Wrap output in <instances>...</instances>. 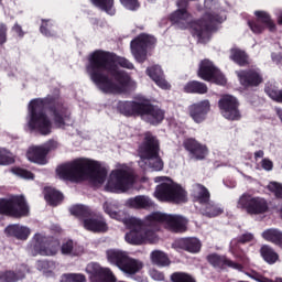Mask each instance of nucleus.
I'll return each mask as SVG.
<instances>
[{
	"instance_id": "nucleus-1",
	"label": "nucleus",
	"mask_w": 282,
	"mask_h": 282,
	"mask_svg": "<svg viewBox=\"0 0 282 282\" xmlns=\"http://www.w3.org/2000/svg\"><path fill=\"white\" fill-rule=\"evenodd\" d=\"M118 65L126 69H133V64L124 57H116L104 51H96L90 55L88 75L104 94H124L127 89L135 87L133 79L120 70Z\"/></svg>"
},
{
	"instance_id": "nucleus-2",
	"label": "nucleus",
	"mask_w": 282,
	"mask_h": 282,
	"mask_svg": "<svg viewBox=\"0 0 282 282\" xmlns=\"http://www.w3.org/2000/svg\"><path fill=\"white\" fill-rule=\"evenodd\" d=\"M123 224L130 229L126 234L127 243L142 246V243H155L158 241V235L155 232L160 230V226H165L172 232H184L188 221L182 216L154 212L148 215L144 220L135 217L124 218Z\"/></svg>"
},
{
	"instance_id": "nucleus-3",
	"label": "nucleus",
	"mask_w": 282,
	"mask_h": 282,
	"mask_svg": "<svg viewBox=\"0 0 282 282\" xmlns=\"http://www.w3.org/2000/svg\"><path fill=\"white\" fill-rule=\"evenodd\" d=\"M56 173L61 180L69 182H83L87 175H91L94 184H105L107 169L101 167L96 161L89 159H77L69 163L59 165Z\"/></svg>"
},
{
	"instance_id": "nucleus-4",
	"label": "nucleus",
	"mask_w": 282,
	"mask_h": 282,
	"mask_svg": "<svg viewBox=\"0 0 282 282\" xmlns=\"http://www.w3.org/2000/svg\"><path fill=\"white\" fill-rule=\"evenodd\" d=\"M154 182L160 185L156 186L154 197L159 202H174L175 204H182L188 199L186 191L183 189L182 185L173 182L171 178L165 176H158Z\"/></svg>"
},
{
	"instance_id": "nucleus-5",
	"label": "nucleus",
	"mask_w": 282,
	"mask_h": 282,
	"mask_svg": "<svg viewBox=\"0 0 282 282\" xmlns=\"http://www.w3.org/2000/svg\"><path fill=\"white\" fill-rule=\"evenodd\" d=\"M141 161L139 166L144 169V164H148L151 171H162L164 169V162L160 158V142L150 132L145 133V141L139 150Z\"/></svg>"
},
{
	"instance_id": "nucleus-6",
	"label": "nucleus",
	"mask_w": 282,
	"mask_h": 282,
	"mask_svg": "<svg viewBox=\"0 0 282 282\" xmlns=\"http://www.w3.org/2000/svg\"><path fill=\"white\" fill-rule=\"evenodd\" d=\"M43 109H45V101L43 99L31 100L29 104L28 127L31 131H36L41 135H48V133H52V121L43 112Z\"/></svg>"
},
{
	"instance_id": "nucleus-7",
	"label": "nucleus",
	"mask_w": 282,
	"mask_h": 282,
	"mask_svg": "<svg viewBox=\"0 0 282 282\" xmlns=\"http://www.w3.org/2000/svg\"><path fill=\"white\" fill-rule=\"evenodd\" d=\"M135 177L131 173V169L127 165H120L111 171L107 178L105 189L108 193H127L131 186H133Z\"/></svg>"
},
{
	"instance_id": "nucleus-8",
	"label": "nucleus",
	"mask_w": 282,
	"mask_h": 282,
	"mask_svg": "<svg viewBox=\"0 0 282 282\" xmlns=\"http://www.w3.org/2000/svg\"><path fill=\"white\" fill-rule=\"evenodd\" d=\"M0 213L14 215L15 217H25L30 213V207L23 196H12L8 199L0 198Z\"/></svg>"
},
{
	"instance_id": "nucleus-9",
	"label": "nucleus",
	"mask_w": 282,
	"mask_h": 282,
	"mask_svg": "<svg viewBox=\"0 0 282 282\" xmlns=\"http://www.w3.org/2000/svg\"><path fill=\"white\" fill-rule=\"evenodd\" d=\"M238 208H242L248 215H263L268 213V200L263 197L242 194L237 204Z\"/></svg>"
},
{
	"instance_id": "nucleus-10",
	"label": "nucleus",
	"mask_w": 282,
	"mask_h": 282,
	"mask_svg": "<svg viewBox=\"0 0 282 282\" xmlns=\"http://www.w3.org/2000/svg\"><path fill=\"white\" fill-rule=\"evenodd\" d=\"M225 19L226 18L224 17L215 15V12L206 13L203 20L191 23L192 32L198 39H204L208 36L209 32H213V30H215L217 23H223Z\"/></svg>"
},
{
	"instance_id": "nucleus-11",
	"label": "nucleus",
	"mask_w": 282,
	"mask_h": 282,
	"mask_svg": "<svg viewBox=\"0 0 282 282\" xmlns=\"http://www.w3.org/2000/svg\"><path fill=\"white\" fill-rule=\"evenodd\" d=\"M31 254H41L42 257H54L58 252V241H47L43 235H35L33 243L30 247Z\"/></svg>"
},
{
	"instance_id": "nucleus-12",
	"label": "nucleus",
	"mask_w": 282,
	"mask_h": 282,
	"mask_svg": "<svg viewBox=\"0 0 282 282\" xmlns=\"http://www.w3.org/2000/svg\"><path fill=\"white\" fill-rule=\"evenodd\" d=\"M198 76L199 78H203V80L216 83V85H226V77L224 74H221V72L213 65V62L208 59H204L200 63Z\"/></svg>"
},
{
	"instance_id": "nucleus-13",
	"label": "nucleus",
	"mask_w": 282,
	"mask_h": 282,
	"mask_svg": "<svg viewBox=\"0 0 282 282\" xmlns=\"http://www.w3.org/2000/svg\"><path fill=\"white\" fill-rule=\"evenodd\" d=\"M221 116L227 120H239L241 113H239V102L237 98L230 95H224L218 101Z\"/></svg>"
},
{
	"instance_id": "nucleus-14",
	"label": "nucleus",
	"mask_w": 282,
	"mask_h": 282,
	"mask_svg": "<svg viewBox=\"0 0 282 282\" xmlns=\"http://www.w3.org/2000/svg\"><path fill=\"white\" fill-rule=\"evenodd\" d=\"M254 15L257 17V20L248 22V25L253 34H261V32H263L265 28H268L270 32H274V30H276V25L274 24L268 12L256 11Z\"/></svg>"
},
{
	"instance_id": "nucleus-15",
	"label": "nucleus",
	"mask_w": 282,
	"mask_h": 282,
	"mask_svg": "<svg viewBox=\"0 0 282 282\" xmlns=\"http://www.w3.org/2000/svg\"><path fill=\"white\" fill-rule=\"evenodd\" d=\"M155 43V37L149 36L147 34L139 35L135 40L131 42L132 54L139 63H143L147 59V53L144 47Z\"/></svg>"
},
{
	"instance_id": "nucleus-16",
	"label": "nucleus",
	"mask_w": 282,
	"mask_h": 282,
	"mask_svg": "<svg viewBox=\"0 0 282 282\" xmlns=\"http://www.w3.org/2000/svg\"><path fill=\"white\" fill-rule=\"evenodd\" d=\"M139 116L142 118V120H145V122H150V124H160V122L164 120V111L155 106H152L147 100H143V106Z\"/></svg>"
},
{
	"instance_id": "nucleus-17",
	"label": "nucleus",
	"mask_w": 282,
	"mask_h": 282,
	"mask_svg": "<svg viewBox=\"0 0 282 282\" xmlns=\"http://www.w3.org/2000/svg\"><path fill=\"white\" fill-rule=\"evenodd\" d=\"M189 116L194 122H204L206 116L210 111V100L204 99L198 102L192 104L188 107Z\"/></svg>"
},
{
	"instance_id": "nucleus-18",
	"label": "nucleus",
	"mask_w": 282,
	"mask_h": 282,
	"mask_svg": "<svg viewBox=\"0 0 282 282\" xmlns=\"http://www.w3.org/2000/svg\"><path fill=\"white\" fill-rule=\"evenodd\" d=\"M83 226L85 230H89L90 232H107L109 230L107 221L100 216L89 215L83 219Z\"/></svg>"
},
{
	"instance_id": "nucleus-19",
	"label": "nucleus",
	"mask_w": 282,
	"mask_h": 282,
	"mask_svg": "<svg viewBox=\"0 0 282 282\" xmlns=\"http://www.w3.org/2000/svg\"><path fill=\"white\" fill-rule=\"evenodd\" d=\"M237 76L243 87H257L263 83V77L257 70H239Z\"/></svg>"
},
{
	"instance_id": "nucleus-20",
	"label": "nucleus",
	"mask_w": 282,
	"mask_h": 282,
	"mask_svg": "<svg viewBox=\"0 0 282 282\" xmlns=\"http://www.w3.org/2000/svg\"><path fill=\"white\" fill-rule=\"evenodd\" d=\"M184 148L195 160H204L206 155H208V149L206 145L200 144L195 139L185 140Z\"/></svg>"
},
{
	"instance_id": "nucleus-21",
	"label": "nucleus",
	"mask_w": 282,
	"mask_h": 282,
	"mask_svg": "<svg viewBox=\"0 0 282 282\" xmlns=\"http://www.w3.org/2000/svg\"><path fill=\"white\" fill-rule=\"evenodd\" d=\"M142 268H144V262H142V260L127 256L126 260H123V264H121L120 270L123 272V274L133 276V274H138Z\"/></svg>"
},
{
	"instance_id": "nucleus-22",
	"label": "nucleus",
	"mask_w": 282,
	"mask_h": 282,
	"mask_svg": "<svg viewBox=\"0 0 282 282\" xmlns=\"http://www.w3.org/2000/svg\"><path fill=\"white\" fill-rule=\"evenodd\" d=\"M144 100L141 101H121L119 102V111L124 116H140Z\"/></svg>"
},
{
	"instance_id": "nucleus-23",
	"label": "nucleus",
	"mask_w": 282,
	"mask_h": 282,
	"mask_svg": "<svg viewBox=\"0 0 282 282\" xmlns=\"http://www.w3.org/2000/svg\"><path fill=\"white\" fill-rule=\"evenodd\" d=\"M51 113L54 120V127L56 129H65V127L72 124V119H69V115L63 108H53L51 109Z\"/></svg>"
},
{
	"instance_id": "nucleus-24",
	"label": "nucleus",
	"mask_w": 282,
	"mask_h": 282,
	"mask_svg": "<svg viewBox=\"0 0 282 282\" xmlns=\"http://www.w3.org/2000/svg\"><path fill=\"white\" fill-rule=\"evenodd\" d=\"M46 156L47 154H45L43 145L31 147L26 152L28 161L34 162L35 164H47Z\"/></svg>"
},
{
	"instance_id": "nucleus-25",
	"label": "nucleus",
	"mask_w": 282,
	"mask_h": 282,
	"mask_svg": "<svg viewBox=\"0 0 282 282\" xmlns=\"http://www.w3.org/2000/svg\"><path fill=\"white\" fill-rule=\"evenodd\" d=\"M104 210L111 219H117V221H122L124 224V219H129L130 216H127V214L122 210H118V204L115 202L107 200L104 204Z\"/></svg>"
},
{
	"instance_id": "nucleus-26",
	"label": "nucleus",
	"mask_w": 282,
	"mask_h": 282,
	"mask_svg": "<svg viewBox=\"0 0 282 282\" xmlns=\"http://www.w3.org/2000/svg\"><path fill=\"white\" fill-rule=\"evenodd\" d=\"M208 261L214 265L215 268H218L219 265H228V268H234V270H243V265L229 260L228 258L225 257H219L218 254H210L208 256Z\"/></svg>"
},
{
	"instance_id": "nucleus-27",
	"label": "nucleus",
	"mask_w": 282,
	"mask_h": 282,
	"mask_svg": "<svg viewBox=\"0 0 282 282\" xmlns=\"http://www.w3.org/2000/svg\"><path fill=\"white\" fill-rule=\"evenodd\" d=\"M148 75L159 87H161V89H170L171 85H169L167 80L164 79L162 68L160 66L148 68Z\"/></svg>"
},
{
	"instance_id": "nucleus-28",
	"label": "nucleus",
	"mask_w": 282,
	"mask_h": 282,
	"mask_svg": "<svg viewBox=\"0 0 282 282\" xmlns=\"http://www.w3.org/2000/svg\"><path fill=\"white\" fill-rule=\"evenodd\" d=\"M106 254H107V260L109 261V263H111L112 265H117V268H119V270L128 257L127 252H124L122 250H118V249L107 250Z\"/></svg>"
},
{
	"instance_id": "nucleus-29",
	"label": "nucleus",
	"mask_w": 282,
	"mask_h": 282,
	"mask_svg": "<svg viewBox=\"0 0 282 282\" xmlns=\"http://www.w3.org/2000/svg\"><path fill=\"white\" fill-rule=\"evenodd\" d=\"M8 235L15 237L17 239L25 240L30 237L32 230L29 227L23 225H10L7 227Z\"/></svg>"
},
{
	"instance_id": "nucleus-30",
	"label": "nucleus",
	"mask_w": 282,
	"mask_h": 282,
	"mask_svg": "<svg viewBox=\"0 0 282 282\" xmlns=\"http://www.w3.org/2000/svg\"><path fill=\"white\" fill-rule=\"evenodd\" d=\"M192 194L193 197L196 199V202H199V204H206L207 202H210V193L204 185L202 184H194L192 185Z\"/></svg>"
},
{
	"instance_id": "nucleus-31",
	"label": "nucleus",
	"mask_w": 282,
	"mask_h": 282,
	"mask_svg": "<svg viewBox=\"0 0 282 282\" xmlns=\"http://www.w3.org/2000/svg\"><path fill=\"white\" fill-rule=\"evenodd\" d=\"M172 23H176L180 28H186L191 23V14L186 9H178L171 15Z\"/></svg>"
},
{
	"instance_id": "nucleus-32",
	"label": "nucleus",
	"mask_w": 282,
	"mask_h": 282,
	"mask_svg": "<svg viewBox=\"0 0 282 282\" xmlns=\"http://www.w3.org/2000/svg\"><path fill=\"white\" fill-rule=\"evenodd\" d=\"M150 259L154 265H159L160 268L171 265V260H169V256L160 250L152 251L150 254Z\"/></svg>"
},
{
	"instance_id": "nucleus-33",
	"label": "nucleus",
	"mask_w": 282,
	"mask_h": 282,
	"mask_svg": "<svg viewBox=\"0 0 282 282\" xmlns=\"http://www.w3.org/2000/svg\"><path fill=\"white\" fill-rule=\"evenodd\" d=\"M184 90L186 94H208V86L200 82H189L185 85Z\"/></svg>"
},
{
	"instance_id": "nucleus-34",
	"label": "nucleus",
	"mask_w": 282,
	"mask_h": 282,
	"mask_svg": "<svg viewBox=\"0 0 282 282\" xmlns=\"http://www.w3.org/2000/svg\"><path fill=\"white\" fill-rule=\"evenodd\" d=\"M127 204L131 208H151L153 206V203L147 196H135L134 198L128 199Z\"/></svg>"
},
{
	"instance_id": "nucleus-35",
	"label": "nucleus",
	"mask_w": 282,
	"mask_h": 282,
	"mask_svg": "<svg viewBox=\"0 0 282 282\" xmlns=\"http://www.w3.org/2000/svg\"><path fill=\"white\" fill-rule=\"evenodd\" d=\"M44 197L51 206H57V204H61L63 202V194L61 192H56V189L52 187L45 188Z\"/></svg>"
},
{
	"instance_id": "nucleus-36",
	"label": "nucleus",
	"mask_w": 282,
	"mask_h": 282,
	"mask_svg": "<svg viewBox=\"0 0 282 282\" xmlns=\"http://www.w3.org/2000/svg\"><path fill=\"white\" fill-rule=\"evenodd\" d=\"M262 237L265 239V241H271V243L282 246V231L279 229H267L262 232Z\"/></svg>"
},
{
	"instance_id": "nucleus-37",
	"label": "nucleus",
	"mask_w": 282,
	"mask_h": 282,
	"mask_svg": "<svg viewBox=\"0 0 282 282\" xmlns=\"http://www.w3.org/2000/svg\"><path fill=\"white\" fill-rule=\"evenodd\" d=\"M202 205L203 214L206 215V217H217V215H221V213H224V209L221 207L215 205L214 203H210V200H208L207 203H203Z\"/></svg>"
},
{
	"instance_id": "nucleus-38",
	"label": "nucleus",
	"mask_w": 282,
	"mask_h": 282,
	"mask_svg": "<svg viewBox=\"0 0 282 282\" xmlns=\"http://www.w3.org/2000/svg\"><path fill=\"white\" fill-rule=\"evenodd\" d=\"M260 254L267 263H276V261H279V254H276V252H274V250L269 246H262Z\"/></svg>"
},
{
	"instance_id": "nucleus-39",
	"label": "nucleus",
	"mask_w": 282,
	"mask_h": 282,
	"mask_svg": "<svg viewBox=\"0 0 282 282\" xmlns=\"http://www.w3.org/2000/svg\"><path fill=\"white\" fill-rule=\"evenodd\" d=\"M230 58L231 61L237 63V65H240V66L248 65V55H246V52L239 48L231 50Z\"/></svg>"
},
{
	"instance_id": "nucleus-40",
	"label": "nucleus",
	"mask_w": 282,
	"mask_h": 282,
	"mask_svg": "<svg viewBox=\"0 0 282 282\" xmlns=\"http://www.w3.org/2000/svg\"><path fill=\"white\" fill-rule=\"evenodd\" d=\"M94 6H97V8H100V10H104L107 12V14H116V9H113V0H91Z\"/></svg>"
},
{
	"instance_id": "nucleus-41",
	"label": "nucleus",
	"mask_w": 282,
	"mask_h": 282,
	"mask_svg": "<svg viewBox=\"0 0 282 282\" xmlns=\"http://www.w3.org/2000/svg\"><path fill=\"white\" fill-rule=\"evenodd\" d=\"M0 276L3 282H17L25 276V267H23L18 274L12 271H8L4 273H1Z\"/></svg>"
},
{
	"instance_id": "nucleus-42",
	"label": "nucleus",
	"mask_w": 282,
	"mask_h": 282,
	"mask_svg": "<svg viewBox=\"0 0 282 282\" xmlns=\"http://www.w3.org/2000/svg\"><path fill=\"white\" fill-rule=\"evenodd\" d=\"M62 253L63 254H70L72 257H78V254H83V248L74 247V242L72 240L66 241L62 246Z\"/></svg>"
},
{
	"instance_id": "nucleus-43",
	"label": "nucleus",
	"mask_w": 282,
	"mask_h": 282,
	"mask_svg": "<svg viewBox=\"0 0 282 282\" xmlns=\"http://www.w3.org/2000/svg\"><path fill=\"white\" fill-rule=\"evenodd\" d=\"M185 249L188 252H199L202 249V242L197 238H188L185 240Z\"/></svg>"
},
{
	"instance_id": "nucleus-44",
	"label": "nucleus",
	"mask_w": 282,
	"mask_h": 282,
	"mask_svg": "<svg viewBox=\"0 0 282 282\" xmlns=\"http://www.w3.org/2000/svg\"><path fill=\"white\" fill-rule=\"evenodd\" d=\"M70 213L75 215V217H83V219L90 215L89 208L85 205H74L70 207Z\"/></svg>"
},
{
	"instance_id": "nucleus-45",
	"label": "nucleus",
	"mask_w": 282,
	"mask_h": 282,
	"mask_svg": "<svg viewBox=\"0 0 282 282\" xmlns=\"http://www.w3.org/2000/svg\"><path fill=\"white\" fill-rule=\"evenodd\" d=\"M246 274L247 276H249V279H253V281H257V282H282V278H276L275 281H272L271 279L263 276L257 271H251Z\"/></svg>"
},
{
	"instance_id": "nucleus-46",
	"label": "nucleus",
	"mask_w": 282,
	"mask_h": 282,
	"mask_svg": "<svg viewBox=\"0 0 282 282\" xmlns=\"http://www.w3.org/2000/svg\"><path fill=\"white\" fill-rule=\"evenodd\" d=\"M14 156H12V153L6 149H0V164L2 166H6L8 164H13Z\"/></svg>"
},
{
	"instance_id": "nucleus-47",
	"label": "nucleus",
	"mask_w": 282,
	"mask_h": 282,
	"mask_svg": "<svg viewBox=\"0 0 282 282\" xmlns=\"http://www.w3.org/2000/svg\"><path fill=\"white\" fill-rule=\"evenodd\" d=\"M87 278L82 273H67L64 274L62 282H85Z\"/></svg>"
},
{
	"instance_id": "nucleus-48",
	"label": "nucleus",
	"mask_w": 282,
	"mask_h": 282,
	"mask_svg": "<svg viewBox=\"0 0 282 282\" xmlns=\"http://www.w3.org/2000/svg\"><path fill=\"white\" fill-rule=\"evenodd\" d=\"M265 93L272 98V100L282 102V89L279 90V88L271 86L265 88Z\"/></svg>"
},
{
	"instance_id": "nucleus-49",
	"label": "nucleus",
	"mask_w": 282,
	"mask_h": 282,
	"mask_svg": "<svg viewBox=\"0 0 282 282\" xmlns=\"http://www.w3.org/2000/svg\"><path fill=\"white\" fill-rule=\"evenodd\" d=\"M11 173H13V175H17L18 177H22V180H34V174H32V172L28 170L13 167L11 169Z\"/></svg>"
},
{
	"instance_id": "nucleus-50",
	"label": "nucleus",
	"mask_w": 282,
	"mask_h": 282,
	"mask_svg": "<svg viewBox=\"0 0 282 282\" xmlns=\"http://www.w3.org/2000/svg\"><path fill=\"white\" fill-rule=\"evenodd\" d=\"M173 282H195L191 275L182 272H176L171 275Z\"/></svg>"
},
{
	"instance_id": "nucleus-51",
	"label": "nucleus",
	"mask_w": 282,
	"mask_h": 282,
	"mask_svg": "<svg viewBox=\"0 0 282 282\" xmlns=\"http://www.w3.org/2000/svg\"><path fill=\"white\" fill-rule=\"evenodd\" d=\"M268 189L275 195V197H279L282 199V184L278 182H271L268 185Z\"/></svg>"
},
{
	"instance_id": "nucleus-52",
	"label": "nucleus",
	"mask_w": 282,
	"mask_h": 282,
	"mask_svg": "<svg viewBox=\"0 0 282 282\" xmlns=\"http://www.w3.org/2000/svg\"><path fill=\"white\" fill-rule=\"evenodd\" d=\"M121 4L126 10H138L140 8V2L138 0H120Z\"/></svg>"
},
{
	"instance_id": "nucleus-53",
	"label": "nucleus",
	"mask_w": 282,
	"mask_h": 282,
	"mask_svg": "<svg viewBox=\"0 0 282 282\" xmlns=\"http://www.w3.org/2000/svg\"><path fill=\"white\" fill-rule=\"evenodd\" d=\"M42 149H44V153L47 155L50 151H56V149H58V142L51 140L42 145Z\"/></svg>"
},
{
	"instance_id": "nucleus-54",
	"label": "nucleus",
	"mask_w": 282,
	"mask_h": 282,
	"mask_svg": "<svg viewBox=\"0 0 282 282\" xmlns=\"http://www.w3.org/2000/svg\"><path fill=\"white\" fill-rule=\"evenodd\" d=\"M149 274L153 281H164V273L160 272L156 269H151Z\"/></svg>"
},
{
	"instance_id": "nucleus-55",
	"label": "nucleus",
	"mask_w": 282,
	"mask_h": 282,
	"mask_svg": "<svg viewBox=\"0 0 282 282\" xmlns=\"http://www.w3.org/2000/svg\"><path fill=\"white\" fill-rule=\"evenodd\" d=\"M206 10H217V0H205Z\"/></svg>"
},
{
	"instance_id": "nucleus-56",
	"label": "nucleus",
	"mask_w": 282,
	"mask_h": 282,
	"mask_svg": "<svg viewBox=\"0 0 282 282\" xmlns=\"http://www.w3.org/2000/svg\"><path fill=\"white\" fill-rule=\"evenodd\" d=\"M261 164H262V169H264V171H272V169H273L272 161H270L269 159H263Z\"/></svg>"
},
{
	"instance_id": "nucleus-57",
	"label": "nucleus",
	"mask_w": 282,
	"mask_h": 282,
	"mask_svg": "<svg viewBox=\"0 0 282 282\" xmlns=\"http://www.w3.org/2000/svg\"><path fill=\"white\" fill-rule=\"evenodd\" d=\"M6 25H0V45H2V43H6Z\"/></svg>"
},
{
	"instance_id": "nucleus-58",
	"label": "nucleus",
	"mask_w": 282,
	"mask_h": 282,
	"mask_svg": "<svg viewBox=\"0 0 282 282\" xmlns=\"http://www.w3.org/2000/svg\"><path fill=\"white\" fill-rule=\"evenodd\" d=\"M252 239H254L252 234H245L241 236L240 241L241 243H248V241H252Z\"/></svg>"
},
{
	"instance_id": "nucleus-59",
	"label": "nucleus",
	"mask_w": 282,
	"mask_h": 282,
	"mask_svg": "<svg viewBox=\"0 0 282 282\" xmlns=\"http://www.w3.org/2000/svg\"><path fill=\"white\" fill-rule=\"evenodd\" d=\"M47 30H50V24H47V22H43L41 26L42 34H44L45 36H52V33L47 32Z\"/></svg>"
},
{
	"instance_id": "nucleus-60",
	"label": "nucleus",
	"mask_w": 282,
	"mask_h": 282,
	"mask_svg": "<svg viewBox=\"0 0 282 282\" xmlns=\"http://www.w3.org/2000/svg\"><path fill=\"white\" fill-rule=\"evenodd\" d=\"M13 32H15V34H17L18 36H23V31L21 30V28H20L18 24H15V25L13 26Z\"/></svg>"
},
{
	"instance_id": "nucleus-61",
	"label": "nucleus",
	"mask_w": 282,
	"mask_h": 282,
	"mask_svg": "<svg viewBox=\"0 0 282 282\" xmlns=\"http://www.w3.org/2000/svg\"><path fill=\"white\" fill-rule=\"evenodd\" d=\"M254 158H263V151H258L254 153Z\"/></svg>"
},
{
	"instance_id": "nucleus-62",
	"label": "nucleus",
	"mask_w": 282,
	"mask_h": 282,
	"mask_svg": "<svg viewBox=\"0 0 282 282\" xmlns=\"http://www.w3.org/2000/svg\"><path fill=\"white\" fill-rule=\"evenodd\" d=\"M272 58H273V61H275V63H279V61H281V55H272Z\"/></svg>"
},
{
	"instance_id": "nucleus-63",
	"label": "nucleus",
	"mask_w": 282,
	"mask_h": 282,
	"mask_svg": "<svg viewBox=\"0 0 282 282\" xmlns=\"http://www.w3.org/2000/svg\"><path fill=\"white\" fill-rule=\"evenodd\" d=\"M278 23L282 25V12H280L278 15Z\"/></svg>"
},
{
	"instance_id": "nucleus-64",
	"label": "nucleus",
	"mask_w": 282,
	"mask_h": 282,
	"mask_svg": "<svg viewBox=\"0 0 282 282\" xmlns=\"http://www.w3.org/2000/svg\"><path fill=\"white\" fill-rule=\"evenodd\" d=\"M178 8H184L186 6V1L177 2Z\"/></svg>"
}]
</instances>
